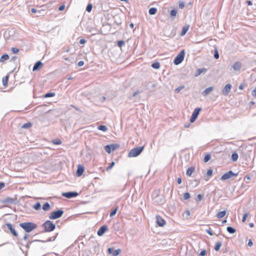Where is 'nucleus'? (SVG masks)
I'll use <instances>...</instances> for the list:
<instances>
[{"label":"nucleus","instance_id":"nucleus-1","mask_svg":"<svg viewBox=\"0 0 256 256\" xmlns=\"http://www.w3.org/2000/svg\"><path fill=\"white\" fill-rule=\"evenodd\" d=\"M19 225L27 233L32 232L38 228L37 224L32 222H21Z\"/></svg>","mask_w":256,"mask_h":256},{"label":"nucleus","instance_id":"nucleus-2","mask_svg":"<svg viewBox=\"0 0 256 256\" xmlns=\"http://www.w3.org/2000/svg\"><path fill=\"white\" fill-rule=\"evenodd\" d=\"M42 227L44 228L43 232H50L55 229L56 225L52 221L48 220L42 224Z\"/></svg>","mask_w":256,"mask_h":256},{"label":"nucleus","instance_id":"nucleus-3","mask_svg":"<svg viewBox=\"0 0 256 256\" xmlns=\"http://www.w3.org/2000/svg\"><path fill=\"white\" fill-rule=\"evenodd\" d=\"M144 146L136 147L131 150L128 153V157H136L140 154L144 150Z\"/></svg>","mask_w":256,"mask_h":256},{"label":"nucleus","instance_id":"nucleus-4","mask_svg":"<svg viewBox=\"0 0 256 256\" xmlns=\"http://www.w3.org/2000/svg\"><path fill=\"white\" fill-rule=\"evenodd\" d=\"M184 50H181L180 53L176 56L174 59V63L176 65L180 64L184 60Z\"/></svg>","mask_w":256,"mask_h":256},{"label":"nucleus","instance_id":"nucleus-5","mask_svg":"<svg viewBox=\"0 0 256 256\" xmlns=\"http://www.w3.org/2000/svg\"><path fill=\"white\" fill-rule=\"evenodd\" d=\"M64 212L62 210H58L52 212L49 216L50 220H56L60 218L64 214Z\"/></svg>","mask_w":256,"mask_h":256},{"label":"nucleus","instance_id":"nucleus-6","mask_svg":"<svg viewBox=\"0 0 256 256\" xmlns=\"http://www.w3.org/2000/svg\"><path fill=\"white\" fill-rule=\"evenodd\" d=\"M238 174H234L232 170H229L227 172L225 173L220 178V180H225L230 178L232 176H237Z\"/></svg>","mask_w":256,"mask_h":256},{"label":"nucleus","instance_id":"nucleus-7","mask_svg":"<svg viewBox=\"0 0 256 256\" xmlns=\"http://www.w3.org/2000/svg\"><path fill=\"white\" fill-rule=\"evenodd\" d=\"M201 110V108H196L192 112V116L190 118V122H194L197 118Z\"/></svg>","mask_w":256,"mask_h":256},{"label":"nucleus","instance_id":"nucleus-8","mask_svg":"<svg viewBox=\"0 0 256 256\" xmlns=\"http://www.w3.org/2000/svg\"><path fill=\"white\" fill-rule=\"evenodd\" d=\"M118 146L116 144L106 145L104 146V150L108 154L114 151L118 148Z\"/></svg>","mask_w":256,"mask_h":256},{"label":"nucleus","instance_id":"nucleus-9","mask_svg":"<svg viewBox=\"0 0 256 256\" xmlns=\"http://www.w3.org/2000/svg\"><path fill=\"white\" fill-rule=\"evenodd\" d=\"M78 193L75 192H63L62 196L66 198H75L78 196Z\"/></svg>","mask_w":256,"mask_h":256},{"label":"nucleus","instance_id":"nucleus-10","mask_svg":"<svg viewBox=\"0 0 256 256\" xmlns=\"http://www.w3.org/2000/svg\"><path fill=\"white\" fill-rule=\"evenodd\" d=\"M6 226L8 228V229L10 230V233L14 236L17 237L18 236V234L16 230L13 228V226L10 223H7L6 224Z\"/></svg>","mask_w":256,"mask_h":256},{"label":"nucleus","instance_id":"nucleus-11","mask_svg":"<svg viewBox=\"0 0 256 256\" xmlns=\"http://www.w3.org/2000/svg\"><path fill=\"white\" fill-rule=\"evenodd\" d=\"M232 87V86L231 84H226L222 90V94L224 96H228L230 91Z\"/></svg>","mask_w":256,"mask_h":256},{"label":"nucleus","instance_id":"nucleus-12","mask_svg":"<svg viewBox=\"0 0 256 256\" xmlns=\"http://www.w3.org/2000/svg\"><path fill=\"white\" fill-rule=\"evenodd\" d=\"M121 252V250L118 248L116 250H114L112 248H109L108 250V254H112L113 256H118Z\"/></svg>","mask_w":256,"mask_h":256},{"label":"nucleus","instance_id":"nucleus-13","mask_svg":"<svg viewBox=\"0 0 256 256\" xmlns=\"http://www.w3.org/2000/svg\"><path fill=\"white\" fill-rule=\"evenodd\" d=\"M108 228L107 226L104 225L102 226L97 232V234L98 236H102L107 230Z\"/></svg>","mask_w":256,"mask_h":256},{"label":"nucleus","instance_id":"nucleus-14","mask_svg":"<svg viewBox=\"0 0 256 256\" xmlns=\"http://www.w3.org/2000/svg\"><path fill=\"white\" fill-rule=\"evenodd\" d=\"M156 224L160 226H163L165 224V220L160 216H156Z\"/></svg>","mask_w":256,"mask_h":256},{"label":"nucleus","instance_id":"nucleus-15","mask_svg":"<svg viewBox=\"0 0 256 256\" xmlns=\"http://www.w3.org/2000/svg\"><path fill=\"white\" fill-rule=\"evenodd\" d=\"M242 64L240 62H236L232 66V68L234 70H240L242 68Z\"/></svg>","mask_w":256,"mask_h":256},{"label":"nucleus","instance_id":"nucleus-16","mask_svg":"<svg viewBox=\"0 0 256 256\" xmlns=\"http://www.w3.org/2000/svg\"><path fill=\"white\" fill-rule=\"evenodd\" d=\"M43 64L40 61H38L33 66L32 70L36 71L42 68Z\"/></svg>","mask_w":256,"mask_h":256},{"label":"nucleus","instance_id":"nucleus-17","mask_svg":"<svg viewBox=\"0 0 256 256\" xmlns=\"http://www.w3.org/2000/svg\"><path fill=\"white\" fill-rule=\"evenodd\" d=\"M84 166H82V165L79 164L78 166V169L76 172V176H81L84 172Z\"/></svg>","mask_w":256,"mask_h":256},{"label":"nucleus","instance_id":"nucleus-18","mask_svg":"<svg viewBox=\"0 0 256 256\" xmlns=\"http://www.w3.org/2000/svg\"><path fill=\"white\" fill-rule=\"evenodd\" d=\"M156 86V84H152L150 82L145 84L146 88L150 90H152Z\"/></svg>","mask_w":256,"mask_h":256},{"label":"nucleus","instance_id":"nucleus-19","mask_svg":"<svg viewBox=\"0 0 256 256\" xmlns=\"http://www.w3.org/2000/svg\"><path fill=\"white\" fill-rule=\"evenodd\" d=\"M213 90L214 88L212 86H210L206 88L205 90L202 92V94L204 96H206L209 94Z\"/></svg>","mask_w":256,"mask_h":256},{"label":"nucleus","instance_id":"nucleus-20","mask_svg":"<svg viewBox=\"0 0 256 256\" xmlns=\"http://www.w3.org/2000/svg\"><path fill=\"white\" fill-rule=\"evenodd\" d=\"M206 70H207L206 68H198L196 70L195 76H200V74L206 72Z\"/></svg>","mask_w":256,"mask_h":256},{"label":"nucleus","instance_id":"nucleus-21","mask_svg":"<svg viewBox=\"0 0 256 256\" xmlns=\"http://www.w3.org/2000/svg\"><path fill=\"white\" fill-rule=\"evenodd\" d=\"M58 234H57L56 235H58ZM56 236H56L54 237L50 238L46 240H35L33 242H52V241H54V240H56Z\"/></svg>","mask_w":256,"mask_h":256},{"label":"nucleus","instance_id":"nucleus-22","mask_svg":"<svg viewBox=\"0 0 256 256\" xmlns=\"http://www.w3.org/2000/svg\"><path fill=\"white\" fill-rule=\"evenodd\" d=\"M188 29H189L188 25H186V26H184L182 28L181 33H180V35L182 36H184V35H185L186 34L187 32L188 31Z\"/></svg>","mask_w":256,"mask_h":256},{"label":"nucleus","instance_id":"nucleus-23","mask_svg":"<svg viewBox=\"0 0 256 256\" xmlns=\"http://www.w3.org/2000/svg\"><path fill=\"white\" fill-rule=\"evenodd\" d=\"M226 214V210H222L221 212H218L216 214V217L218 218H222Z\"/></svg>","mask_w":256,"mask_h":256},{"label":"nucleus","instance_id":"nucleus-24","mask_svg":"<svg viewBox=\"0 0 256 256\" xmlns=\"http://www.w3.org/2000/svg\"><path fill=\"white\" fill-rule=\"evenodd\" d=\"M194 167H190L188 168L186 172V174L188 176H190L191 174L194 172Z\"/></svg>","mask_w":256,"mask_h":256},{"label":"nucleus","instance_id":"nucleus-25","mask_svg":"<svg viewBox=\"0 0 256 256\" xmlns=\"http://www.w3.org/2000/svg\"><path fill=\"white\" fill-rule=\"evenodd\" d=\"M238 154L237 152H233L232 154V160L234 162H236L238 160Z\"/></svg>","mask_w":256,"mask_h":256},{"label":"nucleus","instance_id":"nucleus-26","mask_svg":"<svg viewBox=\"0 0 256 256\" xmlns=\"http://www.w3.org/2000/svg\"><path fill=\"white\" fill-rule=\"evenodd\" d=\"M157 12V9L156 8H151L149 9L148 12L150 15H154Z\"/></svg>","mask_w":256,"mask_h":256},{"label":"nucleus","instance_id":"nucleus-27","mask_svg":"<svg viewBox=\"0 0 256 256\" xmlns=\"http://www.w3.org/2000/svg\"><path fill=\"white\" fill-rule=\"evenodd\" d=\"M226 230L228 232H229L230 234H233L236 232V230L235 228H234L230 226L227 227Z\"/></svg>","mask_w":256,"mask_h":256},{"label":"nucleus","instance_id":"nucleus-28","mask_svg":"<svg viewBox=\"0 0 256 256\" xmlns=\"http://www.w3.org/2000/svg\"><path fill=\"white\" fill-rule=\"evenodd\" d=\"M222 245V242H218L216 243V245L214 246V250L216 251H218L220 249V248L221 247Z\"/></svg>","mask_w":256,"mask_h":256},{"label":"nucleus","instance_id":"nucleus-29","mask_svg":"<svg viewBox=\"0 0 256 256\" xmlns=\"http://www.w3.org/2000/svg\"><path fill=\"white\" fill-rule=\"evenodd\" d=\"M50 208V205L48 202H46L42 206V210L46 211Z\"/></svg>","mask_w":256,"mask_h":256},{"label":"nucleus","instance_id":"nucleus-30","mask_svg":"<svg viewBox=\"0 0 256 256\" xmlns=\"http://www.w3.org/2000/svg\"><path fill=\"white\" fill-rule=\"evenodd\" d=\"M9 56L7 54H3L0 58V62H3L4 61L8 60Z\"/></svg>","mask_w":256,"mask_h":256},{"label":"nucleus","instance_id":"nucleus-31","mask_svg":"<svg viewBox=\"0 0 256 256\" xmlns=\"http://www.w3.org/2000/svg\"><path fill=\"white\" fill-rule=\"evenodd\" d=\"M32 126V123H30V122H27V123L24 124L22 126V128L26 129V128H30Z\"/></svg>","mask_w":256,"mask_h":256},{"label":"nucleus","instance_id":"nucleus-32","mask_svg":"<svg viewBox=\"0 0 256 256\" xmlns=\"http://www.w3.org/2000/svg\"><path fill=\"white\" fill-rule=\"evenodd\" d=\"M64 58L66 61L68 62L66 64L68 65H70V64H72L74 62V58Z\"/></svg>","mask_w":256,"mask_h":256},{"label":"nucleus","instance_id":"nucleus-33","mask_svg":"<svg viewBox=\"0 0 256 256\" xmlns=\"http://www.w3.org/2000/svg\"><path fill=\"white\" fill-rule=\"evenodd\" d=\"M98 129L102 132H106L108 128L104 125H100L98 127Z\"/></svg>","mask_w":256,"mask_h":256},{"label":"nucleus","instance_id":"nucleus-34","mask_svg":"<svg viewBox=\"0 0 256 256\" xmlns=\"http://www.w3.org/2000/svg\"><path fill=\"white\" fill-rule=\"evenodd\" d=\"M152 67L154 69H158L160 67V64L158 62H155L152 64Z\"/></svg>","mask_w":256,"mask_h":256},{"label":"nucleus","instance_id":"nucleus-35","mask_svg":"<svg viewBox=\"0 0 256 256\" xmlns=\"http://www.w3.org/2000/svg\"><path fill=\"white\" fill-rule=\"evenodd\" d=\"M177 14V10L174 9L170 10V14L172 17V19L174 18V17L176 16Z\"/></svg>","mask_w":256,"mask_h":256},{"label":"nucleus","instance_id":"nucleus-36","mask_svg":"<svg viewBox=\"0 0 256 256\" xmlns=\"http://www.w3.org/2000/svg\"><path fill=\"white\" fill-rule=\"evenodd\" d=\"M8 79V76L3 78L2 81V84L4 86H6L7 85Z\"/></svg>","mask_w":256,"mask_h":256},{"label":"nucleus","instance_id":"nucleus-37","mask_svg":"<svg viewBox=\"0 0 256 256\" xmlns=\"http://www.w3.org/2000/svg\"><path fill=\"white\" fill-rule=\"evenodd\" d=\"M56 95L54 92H48L44 96V98H47L50 97L54 96Z\"/></svg>","mask_w":256,"mask_h":256},{"label":"nucleus","instance_id":"nucleus-38","mask_svg":"<svg viewBox=\"0 0 256 256\" xmlns=\"http://www.w3.org/2000/svg\"><path fill=\"white\" fill-rule=\"evenodd\" d=\"M41 204L40 202H37L33 206L36 210H38L40 208Z\"/></svg>","mask_w":256,"mask_h":256},{"label":"nucleus","instance_id":"nucleus-39","mask_svg":"<svg viewBox=\"0 0 256 256\" xmlns=\"http://www.w3.org/2000/svg\"><path fill=\"white\" fill-rule=\"evenodd\" d=\"M211 158V156L210 154H207L205 156L204 158V162H207L208 160H210Z\"/></svg>","mask_w":256,"mask_h":256},{"label":"nucleus","instance_id":"nucleus-40","mask_svg":"<svg viewBox=\"0 0 256 256\" xmlns=\"http://www.w3.org/2000/svg\"><path fill=\"white\" fill-rule=\"evenodd\" d=\"M118 206H116V207L114 210H113L112 211V212H110V217H112V216H114V215L116 214V212H117V211H118Z\"/></svg>","mask_w":256,"mask_h":256},{"label":"nucleus","instance_id":"nucleus-41","mask_svg":"<svg viewBox=\"0 0 256 256\" xmlns=\"http://www.w3.org/2000/svg\"><path fill=\"white\" fill-rule=\"evenodd\" d=\"M92 4H89L86 8V11H87L88 12H90L92 11Z\"/></svg>","mask_w":256,"mask_h":256},{"label":"nucleus","instance_id":"nucleus-42","mask_svg":"<svg viewBox=\"0 0 256 256\" xmlns=\"http://www.w3.org/2000/svg\"><path fill=\"white\" fill-rule=\"evenodd\" d=\"M52 142L54 144L59 145L62 144V141L60 140H54Z\"/></svg>","mask_w":256,"mask_h":256},{"label":"nucleus","instance_id":"nucleus-43","mask_svg":"<svg viewBox=\"0 0 256 256\" xmlns=\"http://www.w3.org/2000/svg\"><path fill=\"white\" fill-rule=\"evenodd\" d=\"M220 57V56H219V54H218V50H217V48H215L214 50V58H216V59H218Z\"/></svg>","mask_w":256,"mask_h":256},{"label":"nucleus","instance_id":"nucleus-44","mask_svg":"<svg viewBox=\"0 0 256 256\" xmlns=\"http://www.w3.org/2000/svg\"><path fill=\"white\" fill-rule=\"evenodd\" d=\"M190 198V194L188 192H186L184 195V200H187Z\"/></svg>","mask_w":256,"mask_h":256},{"label":"nucleus","instance_id":"nucleus-45","mask_svg":"<svg viewBox=\"0 0 256 256\" xmlns=\"http://www.w3.org/2000/svg\"><path fill=\"white\" fill-rule=\"evenodd\" d=\"M115 163L114 162H112L111 163H110V166H108L106 168V171H108L110 170V169H112V168L114 166Z\"/></svg>","mask_w":256,"mask_h":256},{"label":"nucleus","instance_id":"nucleus-46","mask_svg":"<svg viewBox=\"0 0 256 256\" xmlns=\"http://www.w3.org/2000/svg\"><path fill=\"white\" fill-rule=\"evenodd\" d=\"M184 6H185L184 2L183 1H181L180 2L179 5H178L180 8V9L184 8Z\"/></svg>","mask_w":256,"mask_h":256},{"label":"nucleus","instance_id":"nucleus-47","mask_svg":"<svg viewBox=\"0 0 256 256\" xmlns=\"http://www.w3.org/2000/svg\"><path fill=\"white\" fill-rule=\"evenodd\" d=\"M202 198H203L201 194H199L197 196V198L196 199V200L198 202H200V201H201L202 200Z\"/></svg>","mask_w":256,"mask_h":256},{"label":"nucleus","instance_id":"nucleus-48","mask_svg":"<svg viewBox=\"0 0 256 256\" xmlns=\"http://www.w3.org/2000/svg\"><path fill=\"white\" fill-rule=\"evenodd\" d=\"M184 88V86H180L175 89V92H179L181 90H182Z\"/></svg>","mask_w":256,"mask_h":256},{"label":"nucleus","instance_id":"nucleus-49","mask_svg":"<svg viewBox=\"0 0 256 256\" xmlns=\"http://www.w3.org/2000/svg\"><path fill=\"white\" fill-rule=\"evenodd\" d=\"M206 232L210 236H212L214 235V234L212 232L210 228L206 229Z\"/></svg>","mask_w":256,"mask_h":256},{"label":"nucleus","instance_id":"nucleus-50","mask_svg":"<svg viewBox=\"0 0 256 256\" xmlns=\"http://www.w3.org/2000/svg\"><path fill=\"white\" fill-rule=\"evenodd\" d=\"M124 44V42L123 40H119L118 42V46L119 47H122V46Z\"/></svg>","mask_w":256,"mask_h":256},{"label":"nucleus","instance_id":"nucleus-51","mask_svg":"<svg viewBox=\"0 0 256 256\" xmlns=\"http://www.w3.org/2000/svg\"><path fill=\"white\" fill-rule=\"evenodd\" d=\"M12 51L14 54H16L19 52V50L16 48H12Z\"/></svg>","mask_w":256,"mask_h":256},{"label":"nucleus","instance_id":"nucleus-52","mask_svg":"<svg viewBox=\"0 0 256 256\" xmlns=\"http://www.w3.org/2000/svg\"><path fill=\"white\" fill-rule=\"evenodd\" d=\"M31 12H32V13H36V12H38L39 14H41V12H44V10H40L37 11V10H36V8H32L31 9Z\"/></svg>","mask_w":256,"mask_h":256},{"label":"nucleus","instance_id":"nucleus-53","mask_svg":"<svg viewBox=\"0 0 256 256\" xmlns=\"http://www.w3.org/2000/svg\"><path fill=\"white\" fill-rule=\"evenodd\" d=\"M212 169H210L208 170L207 172V173H206V175L208 176H210L212 175Z\"/></svg>","mask_w":256,"mask_h":256},{"label":"nucleus","instance_id":"nucleus-54","mask_svg":"<svg viewBox=\"0 0 256 256\" xmlns=\"http://www.w3.org/2000/svg\"><path fill=\"white\" fill-rule=\"evenodd\" d=\"M206 252L205 250H202L199 254L200 256H204L206 254Z\"/></svg>","mask_w":256,"mask_h":256},{"label":"nucleus","instance_id":"nucleus-55","mask_svg":"<svg viewBox=\"0 0 256 256\" xmlns=\"http://www.w3.org/2000/svg\"><path fill=\"white\" fill-rule=\"evenodd\" d=\"M248 214L246 213L244 214L243 216V217H242V222H244L246 220V217L248 216Z\"/></svg>","mask_w":256,"mask_h":256},{"label":"nucleus","instance_id":"nucleus-56","mask_svg":"<svg viewBox=\"0 0 256 256\" xmlns=\"http://www.w3.org/2000/svg\"><path fill=\"white\" fill-rule=\"evenodd\" d=\"M252 95L253 96H256V87L254 88V90H252Z\"/></svg>","mask_w":256,"mask_h":256},{"label":"nucleus","instance_id":"nucleus-57","mask_svg":"<svg viewBox=\"0 0 256 256\" xmlns=\"http://www.w3.org/2000/svg\"><path fill=\"white\" fill-rule=\"evenodd\" d=\"M64 8H65V6H64V4H62V5H61V6L59 7V8H58V10H59L60 11H62V10H63L64 9Z\"/></svg>","mask_w":256,"mask_h":256},{"label":"nucleus","instance_id":"nucleus-58","mask_svg":"<svg viewBox=\"0 0 256 256\" xmlns=\"http://www.w3.org/2000/svg\"><path fill=\"white\" fill-rule=\"evenodd\" d=\"M84 62L82 60L80 61L78 64V66H84Z\"/></svg>","mask_w":256,"mask_h":256},{"label":"nucleus","instance_id":"nucleus-59","mask_svg":"<svg viewBox=\"0 0 256 256\" xmlns=\"http://www.w3.org/2000/svg\"><path fill=\"white\" fill-rule=\"evenodd\" d=\"M252 244H253V243H252V240H250V239L249 240L248 243V246H252Z\"/></svg>","mask_w":256,"mask_h":256},{"label":"nucleus","instance_id":"nucleus-60","mask_svg":"<svg viewBox=\"0 0 256 256\" xmlns=\"http://www.w3.org/2000/svg\"><path fill=\"white\" fill-rule=\"evenodd\" d=\"M86 40L85 39H84V38H82L80 40V44H84L86 42Z\"/></svg>","mask_w":256,"mask_h":256},{"label":"nucleus","instance_id":"nucleus-61","mask_svg":"<svg viewBox=\"0 0 256 256\" xmlns=\"http://www.w3.org/2000/svg\"><path fill=\"white\" fill-rule=\"evenodd\" d=\"M5 186V184L3 182H0V190H2Z\"/></svg>","mask_w":256,"mask_h":256},{"label":"nucleus","instance_id":"nucleus-62","mask_svg":"<svg viewBox=\"0 0 256 256\" xmlns=\"http://www.w3.org/2000/svg\"><path fill=\"white\" fill-rule=\"evenodd\" d=\"M106 97L105 96H102L100 98V102H103L105 100H106Z\"/></svg>","mask_w":256,"mask_h":256},{"label":"nucleus","instance_id":"nucleus-63","mask_svg":"<svg viewBox=\"0 0 256 256\" xmlns=\"http://www.w3.org/2000/svg\"><path fill=\"white\" fill-rule=\"evenodd\" d=\"M28 234H24V236L23 237V239L24 240H26L27 239H28Z\"/></svg>","mask_w":256,"mask_h":256},{"label":"nucleus","instance_id":"nucleus-64","mask_svg":"<svg viewBox=\"0 0 256 256\" xmlns=\"http://www.w3.org/2000/svg\"><path fill=\"white\" fill-rule=\"evenodd\" d=\"M246 3L248 4V6L252 5V2L250 0H246Z\"/></svg>","mask_w":256,"mask_h":256}]
</instances>
